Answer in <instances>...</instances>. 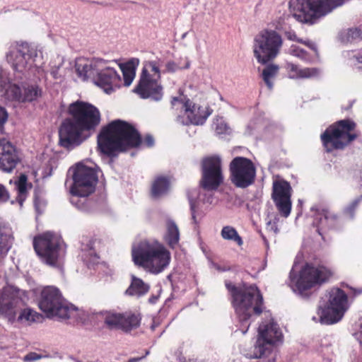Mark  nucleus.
Wrapping results in <instances>:
<instances>
[{"label": "nucleus", "instance_id": "obj_34", "mask_svg": "<svg viewBox=\"0 0 362 362\" xmlns=\"http://www.w3.org/2000/svg\"><path fill=\"white\" fill-rule=\"evenodd\" d=\"M122 72L124 84L125 86H129L136 75V69L131 65V63H128L125 66H120Z\"/></svg>", "mask_w": 362, "mask_h": 362}, {"label": "nucleus", "instance_id": "obj_5", "mask_svg": "<svg viewBox=\"0 0 362 362\" xmlns=\"http://www.w3.org/2000/svg\"><path fill=\"white\" fill-rule=\"evenodd\" d=\"M22 294L23 291L14 286L4 287L0 296V316L10 322H13L17 313L21 310L18 317V321H39L42 318L40 314L30 308L22 310L24 305Z\"/></svg>", "mask_w": 362, "mask_h": 362}, {"label": "nucleus", "instance_id": "obj_32", "mask_svg": "<svg viewBox=\"0 0 362 362\" xmlns=\"http://www.w3.org/2000/svg\"><path fill=\"white\" fill-rule=\"evenodd\" d=\"M221 235L224 240H233L239 246H241L243 243L241 237L238 235L235 228L232 226H226L223 227Z\"/></svg>", "mask_w": 362, "mask_h": 362}, {"label": "nucleus", "instance_id": "obj_43", "mask_svg": "<svg viewBox=\"0 0 362 362\" xmlns=\"http://www.w3.org/2000/svg\"><path fill=\"white\" fill-rule=\"evenodd\" d=\"M180 69L179 66L173 61H169L165 64V69L163 72L174 73Z\"/></svg>", "mask_w": 362, "mask_h": 362}, {"label": "nucleus", "instance_id": "obj_30", "mask_svg": "<svg viewBox=\"0 0 362 362\" xmlns=\"http://www.w3.org/2000/svg\"><path fill=\"white\" fill-rule=\"evenodd\" d=\"M167 233L165 240L172 248L177 245L180 240V232L177 226L171 220L167 221Z\"/></svg>", "mask_w": 362, "mask_h": 362}, {"label": "nucleus", "instance_id": "obj_35", "mask_svg": "<svg viewBox=\"0 0 362 362\" xmlns=\"http://www.w3.org/2000/svg\"><path fill=\"white\" fill-rule=\"evenodd\" d=\"M139 323L140 318L136 315H122V329L125 330L136 327L139 325Z\"/></svg>", "mask_w": 362, "mask_h": 362}, {"label": "nucleus", "instance_id": "obj_6", "mask_svg": "<svg viewBox=\"0 0 362 362\" xmlns=\"http://www.w3.org/2000/svg\"><path fill=\"white\" fill-rule=\"evenodd\" d=\"M347 0H298L293 17L299 22L315 24L341 6Z\"/></svg>", "mask_w": 362, "mask_h": 362}, {"label": "nucleus", "instance_id": "obj_8", "mask_svg": "<svg viewBox=\"0 0 362 362\" xmlns=\"http://www.w3.org/2000/svg\"><path fill=\"white\" fill-rule=\"evenodd\" d=\"M330 272L323 266L315 267L306 264L298 275L293 270L290 272V286L294 292L306 296V291L325 282L330 276Z\"/></svg>", "mask_w": 362, "mask_h": 362}, {"label": "nucleus", "instance_id": "obj_18", "mask_svg": "<svg viewBox=\"0 0 362 362\" xmlns=\"http://www.w3.org/2000/svg\"><path fill=\"white\" fill-rule=\"evenodd\" d=\"M171 104L173 107L180 106L184 110L185 117L180 115L177 117V122L182 125H202L211 114V111L208 107L195 105L189 99L182 102L175 97L173 98Z\"/></svg>", "mask_w": 362, "mask_h": 362}, {"label": "nucleus", "instance_id": "obj_21", "mask_svg": "<svg viewBox=\"0 0 362 362\" xmlns=\"http://www.w3.org/2000/svg\"><path fill=\"white\" fill-rule=\"evenodd\" d=\"M35 55V51L28 43L22 42L12 47L6 57L13 70L21 73L28 65H31L33 57Z\"/></svg>", "mask_w": 362, "mask_h": 362}, {"label": "nucleus", "instance_id": "obj_41", "mask_svg": "<svg viewBox=\"0 0 362 362\" xmlns=\"http://www.w3.org/2000/svg\"><path fill=\"white\" fill-rule=\"evenodd\" d=\"M187 196H188V199H189V206H190V210H191V213H192V218L194 223H197V221L196 214H195V213H196V211H195V208H196V196L193 197L189 193H188Z\"/></svg>", "mask_w": 362, "mask_h": 362}, {"label": "nucleus", "instance_id": "obj_7", "mask_svg": "<svg viewBox=\"0 0 362 362\" xmlns=\"http://www.w3.org/2000/svg\"><path fill=\"white\" fill-rule=\"evenodd\" d=\"M160 59L146 61L144 62L140 79L134 88V93L142 98H151L156 101L160 100L163 97V87L158 83L160 78Z\"/></svg>", "mask_w": 362, "mask_h": 362}, {"label": "nucleus", "instance_id": "obj_19", "mask_svg": "<svg viewBox=\"0 0 362 362\" xmlns=\"http://www.w3.org/2000/svg\"><path fill=\"white\" fill-rule=\"evenodd\" d=\"M223 181L220 157L214 156L202 160L200 185L207 190H216Z\"/></svg>", "mask_w": 362, "mask_h": 362}, {"label": "nucleus", "instance_id": "obj_48", "mask_svg": "<svg viewBox=\"0 0 362 362\" xmlns=\"http://www.w3.org/2000/svg\"><path fill=\"white\" fill-rule=\"evenodd\" d=\"M8 115L4 108L0 107V129L3 127L4 124L6 122Z\"/></svg>", "mask_w": 362, "mask_h": 362}, {"label": "nucleus", "instance_id": "obj_2", "mask_svg": "<svg viewBox=\"0 0 362 362\" xmlns=\"http://www.w3.org/2000/svg\"><path fill=\"white\" fill-rule=\"evenodd\" d=\"M141 142L137 130L130 124L119 119L112 121L103 127L98 136V148L107 156L136 147Z\"/></svg>", "mask_w": 362, "mask_h": 362}, {"label": "nucleus", "instance_id": "obj_17", "mask_svg": "<svg viewBox=\"0 0 362 362\" xmlns=\"http://www.w3.org/2000/svg\"><path fill=\"white\" fill-rule=\"evenodd\" d=\"M231 182L238 188L245 189L255 182L256 168L249 158L237 156L229 165Z\"/></svg>", "mask_w": 362, "mask_h": 362}, {"label": "nucleus", "instance_id": "obj_36", "mask_svg": "<svg viewBox=\"0 0 362 362\" xmlns=\"http://www.w3.org/2000/svg\"><path fill=\"white\" fill-rule=\"evenodd\" d=\"M122 315L119 313H107L105 316V323L109 327L122 328Z\"/></svg>", "mask_w": 362, "mask_h": 362}, {"label": "nucleus", "instance_id": "obj_47", "mask_svg": "<svg viewBox=\"0 0 362 362\" xmlns=\"http://www.w3.org/2000/svg\"><path fill=\"white\" fill-rule=\"evenodd\" d=\"M9 199L8 192L5 187L0 184V202H5Z\"/></svg>", "mask_w": 362, "mask_h": 362}, {"label": "nucleus", "instance_id": "obj_52", "mask_svg": "<svg viewBox=\"0 0 362 362\" xmlns=\"http://www.w3.org/2000/svg\"><path fill=\"white\" fill-rule=\"evenodd\" d=\"M35 207L39 214L42 213V210L39 209V203L37 202V201L35 202Z\"/></svg>", "mask_w": 362, "mask_h": 362}, {"label": "nucleus", "instance_id": "obj_49", "mask_svg": "<svg viewBox=\"0 0 362 362\" xmlns=\"http://www.w3.org/2000/svg\"><path fill=\"white\" fill-rule=\"evenodd\" d=\"M144 144L148 146V147H151L153 146L154 144V139L153 138L152 136L151 135H147L145 139H144Z\"/></svg>", "mask_w": 362, "mask_h": 362}, {"label": "nucleus", "instance_id": "obj_50", "mask_svg": "<svg viewBox=\"0 0 362 362\" xmlns=\"http://www.w3.org/2000/svg\"><path fill=\"white\" fill-rule=\"evenodd\" d=\"M82 250H90V255H91L94 254V251H93V243L91 241H89V243L86 245V247H82Z\"/></svg>", "mask_w": 362, "mask_h": 362}, {"label": "nucleus", "instance_id": "obj_40", "mask_svg": "<svg viewBox=\"0 0 362 362\" xmlns=\"http://www.w3.org/2000/svg\"><path fill=\"white\" fill-rule=\"evenodd\" d=\"M45 357H47V356L39 354L36 352H29L24 356L23 360L24 362H35Z\"/></svg>", "mask_w": 362, "mask_h": 362}, {"label": "nucleus", "instance_id": "obj_44", "mask_svg": "<svg viewBox=\"0 0 362 362\" xmlns=\"http://www.w3.org/2000/svg\"><path fill=\"white\" fill-rule=\"evenodd\" d=\"M361 198H358L356 199H355L346 209V212L347 214H349L350 217L351 218H353L354 217V211L355 210V209L356 208V206H358L360 200H361Z\"/></svg>", "mask_w": 362, "mask_h": 362}, {"label": "nucleus", "instance_id": "obj_33", "mask_svg": "<svg viewBox=\"0 0 362 362\" xmlns=\"http://www.w3.org/2000/svg\"><path fill=\"white\" fill-rule=\"evenodd\" d=\"M27 176L24 174L20 175L19 179L16 183V188L18 190L17 201L20 206H23V203L26 198L27 194Z\"/></svg>", "mask_w": 362, "mask_h": 362}, {"label": "nucleus", "instance_id": "obj_11", "mask_svg": "<svg viewBox=\"0 0 362 362\" xmlns=\"http://www.w3.org/2000/svg\"><path fill=\"white\" fill-rule=\"evenodd\" d=\"M328 296L327 305L325 308L319 306L317 311L318 316L312 317L315 322L322 325L337 323L341 320L347 310V296L344 291L333 288L329 291Z\"/></svg>", "mask_w": 362, "mask_h": 362}, {"label": "nucleus", "instance_id": "obj_39", "mask_svg": "<svg viewBox=\"0 0 362 362\" xmlns=\"http://www.w3.org/2000/svg\"><path fill=\"white\" fill-rule=\"evenodd\" d=\"M346 39L350 42L362 40V25L349 29L346 32Z\"/></svg>", "mask_w": 362, "mask_h": 362}, {"label": "nucleus", "instance_id": "obj_22", "mask_svg": "<svg viewBox=\"0 0 362 362\" xmlns=\"http://www.w3.org/2000/svg\"><path fill=\"white\" fill-rule=\"evenodd\" d=\"M105 62L103 66L97 71L94 83L101 87L107 93H110L114 88L119 87L121 78L116 70L110 66H105Z\"/></svg>", "mask_w": 362, "mask_h": 362}, {"label": "nucleus", "instance_id": "obj_10", "mask_svg": "<svg viewBox=\"0 0 362 362\" xmlns=\"http://www.w3.org/2000/svg\"><path fill=\"white\" fill-rule=\"evenodd\" d=\"M33 247L41 261L52 267H59L64 255L61 237L52 232H46L33 240Z\"/></svg>", "mask_w": 362, "mask_h": 362}, {"label": "nucleus", "instance_id": "obj_3", "mask_svg": "<svg viewBox=\"0 0 362 362\" xmlns=\"http://www.w3.org/2000/svg\"><path fill=\"white\" fill-rule=\"evenodd\" d=\"M233 298V306L240 322V330L245 334L250 327V319L262 313L263 298L255 285L239 288L226 284Z\"/></svg>", "mask_w": 362, "mask_h": 362}, {"label": "nucleus", "instance_id": "obj_55", "mask_svg": "<svg viewBox=\"0 0 362 362\" xmlns=\"http://www.w3.org/2000/svg\"><path fill=\"white\" fill-rule=\"evenodd\" d=\"M139 359L138 358H135V359H133L132 361H130V362H136Z\"/></svg>", "mask_w": 362, "mask_h": 362}, {"label": "nucleus", "instance_id": "obj_53", "mask_svg": "<svg viewBox=\"0 0 362 362\" xmlns=\"http://www.w3.org/2000/svg\"><path fill=\"white\" fill-rule=\"evenodd\" d=\"M214 267H215V268H216L217 270H218V271H225V269H222L221 268V267H220V266H218V265H217V264H215V265H214Z\"/></svg>", "mask_w": 362, "mask_h": 362}, {"label": "nucleus", "instance_id": "obj_45", "mask_svg": "<svg viewBox=\"0 0 362 362\" xmlns=\"http://www.w3.org/2000/svg\"><path fill=\"white\" fill-rule=\"evenodd\" d=\"M351 64L356 67L357 69H362V56H354L350 59Z\"/></svg>", "mask_w": 362, "mask_h": 362}, {"label": "nucleus", "instance_id": "obj_23", "mask_svg": "<svg viewBox=\"0 0 362 362\" xmlns=\"http://www.w3.org/2000/svg\"><path fill=\"white\" fill-rule=\"evenodd\" d=\"M20 162L16 148L9 141H0V170L11 173Z\"/></svg>", "mask_w": 362, "mask_h": 362}, {"label": "nucleus", "instance_id": "obj_51", "mask_svg": "<svg viewBox=\"0 0 362 362\" xmlns=\"http://www.w3.org/2000/svg\"><path fill=\"white\" fill-rule=\"evenodd\" d=\"M180 362H198L196 359H194V358H189L188 360H186L185 358L183 359H180Z\"/></svg>", "mask_w": 362, "mask_h": 362}, {"label": "nucleus", "instance_id": "obj_16", "mask_svg": "<svg viewBox=\"0 0 362 362\" xmlns=\"http://www.w3.org/2000/svg\"><path fill=\"white\" fill-rule=\"evenodd\" d=\"M0 94L18 102H32L42 97V90L36 84H27L21 88L16 84H11L6 71H0Z\"/></svg>", "mask_w": 362, "mask_h": 362}, {"label": "nucleus", "instance_id": "obj_27", "mask_svg": "<svg viewBox=\"0 0 362 362\" xmlns=\"http://www.w3.org/2000/svg\"><path fill=\"white\" fill-rule=\"evenodd\" d=\"M150 289L148 284L145 283L141 279L132 275V281L125 293L128 296L140 298L146 295Z\"/></svg>", "mask_w": 362, "mask_h": 362}, {"label": "nucleus", "instance_id": "obj_42", "mask_svg": "<svg viewBox=\"0 0 362 362\" xmlns=\"http://www.w3.org/2000/svg\"><path fill=\"white\" fill-rule=\"evenodd\" d=\"M278 220L279 218H275L274 221H269L267 223V230L269 232H272L274 235H276L279 231L276 225Z\"/></svg>", "mask_w": 362, "mask_h": 362}, {"label": "nucleus", "instance_id": "obj_9", "mask_svg": "<svg viewBox=\"0 0 362 362\" xmlns=\"http://www.w3.org/2000/svg\"><path fill=\"white\" fill-rule=\"evenodd\" d=\"M38 306L47 317H57L62 320L71 317L76 310L68 305L60 291L52 286H46L42 290Z\"/></svg>", "mask_w": 362, "mask_h": 362}, {"label": "nucleus", "instance_id": "obj_12", "mask_svg": "<svg viewBox=\"0 0 362 362\" xmlns=\"http://www.w3.org/2000/svg\"><path fill=\"white\" fill-rule=\"evenodd\" d=\"M355 127L356 124L349 119L340 120L329 126L320 136L326 151L343 149L356 139V134L351 133Z\"/></svg>", "mask_w": 362, "mask_h": 362}, {"label": "nucleus", "instance_id": "obj_20", "mask_svg": "<svg viewBox=\"0 0 362 362\" xmlns=\"http://www.w3.org/2000/svg\"><path fill=\"white\" fill-rule=\"evenodd\" d=\"M292 187L290 183L284 180L273 182L272 199L279 214L287 218L291 211Z\"/></svg>", "mask_w": 362, "mask_h": 362}, {"label": "nucleus", "instance_id": "obj_31", "mask_svg": "<svg viewBox=\"0 0 362 362\" xmlns=\"http://www.w3.org/2000/svg\"><path fill=\"white\" fill-rule=\"evenodd\" d=\"M279 70V66L276 64H269L262 71V78L269 89H272V80L276 76Z\"/></svg>", "mask_w": 362, "mask_h": 362}, {"label": "nucleus", "instance_id": "obj_4", "mask_svg": "<svg viewBox=\"0 0 362 362\" xmlns=\"http://www.w3.org/2000/svg\"><path fill=\"white\" fill-rule=\"evenodd\" d=\"M133 261L153 274H158L169 264L170 252L158 242L141 241L132 248Z\"/></svg>", "mask_w": 362, "mask_h": 362}, {"label": "nucleus", "instance_id": "obj_13", "mask_svg": "<svg viewBox=\"0 0 362 362\" xmlns=\"http://www.w3.org/2000/svg\"><path fill=\"white\" fill-rule=\"evenodd\" d=\"M265 319L258 328V338L254 346L252 358L267 356L272 351V346L281 342L283 334L279 325L270 317L269 313H264Z\"/></svg>", "mask_w": 362, "mask_h": 362}, {"label": "nucleus", "instance_id": "obj_38", "mask_svg": "<svg viewBox=\"0 0 362 362\" xmlns=\"http://www.w3.org/2000/svg\"><path fill=\"white\" fill-rule=\"evenodd\" d=\"M288 53L291 55L298 57L301 60H309L307 52L303 49L300 48L298 46L291 45L289 48Z\"/></svg>", "mask_w": 362, "mask_h": 362}, {"label": "nucleus", "instance_id": "obj_54", "mask_svg": "<svg viewBox=\"0 0 362 362\" xmlns=\"http://www.w3.org/2000/svg\"><path fill=\"white\" fill-rule=\"evenodd\" d=\"M190 66V63L189 62H187L185 64V66H184L185 69H188Z\"/></svg>", "mask_w": 362, "mask_h": 362}, {"label": "nucleus", "instance_id": "obj_14", "mask_svg": "<svg viewBox=\"0 0 362 362\" xmlns=\"http://www.w3.org/2000/svg\"><path fill=\"white\" fill-rule=\"evenodd\" d=\"M282 44L281 36L277 32L263 30L255 37L254 55L259 63L265 64L277 57Z\"/></svg>", "mask_w": 362, "mask_h": 362}, {"label": "nucleus", "instance_id": "obj_46", "mask_svg": "<svg viewBox=\"0 0 362 362\" xmlns=\"http://www.w3.org/2000/svg\"><path fill=\"white\" fill-rule=\"evenodd\" d=\"M217 124L216 126V130L218 134H222L227 129V125L223 122L222 119H216Z\"/></svg>", "mask_w": 362, "mask_h": 362}, {"label": "nucleus", "instance_id": "obj_1", "mask_svg": "<svg viewBox=\"0 0 362 362\" xmlns=\"http://www.w3.org/2000/svg\"><path fill=\"white\" fill-rule=\"evenodd\" d=\"M70 119L62 124L59 134V144L66 148H71L82 142L83 131L94 129L100 122V113L94 105L77 100L69 106Z\"/></svg>", "mask_w": 362, "mask_h": 362}, {"label": "nucleus", "instance_id": "obj_29", "mask_svg": "<svg viewBox=\"0 0 362 362\" xmlns=\"http://www.w3.org/2000/svg\"><path fill=\"white\" fill-rule=\"evenodd\" d=\"M170 187V182L165 177H157L152 185L151 194L154 198H159L165 194Z\"/></svg>", "mask_w": 362, "mask_h": 362}, {"label": "nucleus", "instance_id": "obj_15", "mask_svg": "<svg viewBox=\"0 0 362 362\" xmlns=\"http://www.w3.org/2000/svg\"><path fill=\"white\" fill-rule=\"evenodd\" d=\"M73 180L71 202L77 205L79 197L86 198L95 191L98 177L93 168L78 163L74 170Z\"/></svg>", "mask_w": 362, "mask_h": 362}, {"label": "nucleus", "instance_id": "obj_25", "mask_svg": "<svg viewBox=\"0 0 362 362\" xmlns=\"http://www.w3.org/2000/svg\"><path fill=\"white\" fill-rule=\"evenodd\" d=\"M314 225L317 228L320 234V230L334 228L338 224V217L328 209H322L319 212L314 219Z\"/></svg>", "mask_w": 362, "mask_h": 362}, {"label": "nucleus", "instance_id": "obj_24", "mask_svg": "<svg viewBox=\"0 0 362 362\" xmlns=\"http://www.w3.org/2000/svg\"><path fill=\"white\" fill-rule=\"evenodd\" d=\"M104 60L101 59H93L91 60H82L76 62V71L79 78L85 81L88 78L94 81L97 71L103 66Z\"/></svg>", "mask_w": 362, "mask_h": 362}, {"label": "nucleus", "instance_id": "obj_28", "mask_svg": "<svg viewBox=\"0 0 362 362\" xmlns=\"http://www.w3.org/2000/svg\"><path fill=\"white\" fill-rule=\"evenodd\" d=\"M11 245V229L0 223V255H6Z\"/></svg>", "mask_w": 362, "mask_h": 362}, {"label": "nucleus", "instance_id": "obj_26", "mask_svg": "<svg viewBox=\"0 0 362 362\" xmlns=\"http://www.w3.org/2000/svg\"><path fill=\"white\" fill-rule=\"evenodd\" d=\"M286 69L289 78L293 79L311 78L320 75V70L315 67L300 68L293 63H288Z\"/></svg>", "mask_w": 362, "mask_h": 362}, {"label": "nucleus", "instance_id": "obj_37", "mask_svg": "<svg viewBox=\"0 0 362 362\" xmlns=\"http://www.w3.org/2000/svg\"><path fill=\"white\" fill-rule=\"evenodd\" d=\"M285 35L289 40L296 41L302 44H304L311 49L314 50L315 52H317L315 45L313 42L310 40H303L302 39L298 38L293 31H287L285 33Z\"/></svg>", "mask_w": 362, "mask_h": 362}]
</instances>
